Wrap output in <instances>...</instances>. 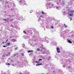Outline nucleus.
I'll return each mask as SVG.
<instances>
[{
	"label": "nucleus",
	"instance_id": "f257e3e1",
	"mask_svg": "<svg viewBox=\"0 0 74 74\" xmlns=\"http://www.w3.org/2000/svg\"><path fill=\"white\" fill-rule=\"evenodd\" d=\"M40 48L42 49H43V50H44V51H45L42 52L43 54H46V53H49V51H47V49L44 48L43 45H41Z\"/></svg>",
	"mask_w": 74,
	"mask_h": 74
},
{
	"label": "nucleus",
	"instance_id": "f03ea898",
	"mask_svg": "<svg viewBox=\"0 0 74 74\" xmlns=\"http://www.w3.org/2000/svg\"><path fill=\"white\" fill-rule=\"evenodd\" d=\"M46 5H47V9H48V8H52L51 6L53 7V4H52L51 2H50L47 3L46 4Z\"/></svg>",
	"mask_w": 74,
	"mask_h": 74
},
{
	"label": "nucleus",
	"instance_id": "7ed1b4c3",
	"mask_svg": "<svg viewBox=\"0 0 74 74\" xmlns=\"http://www.w3.org/2000/svg\"><path fill=\"white\" fill-rule=\"evenodd\" d=\"M44 41L46 42H47V43H48L49 42V41H48V38L46 36L45 37Z\"/></svg>",
	"mask_w": 74,
	"mask_h": 74
},
{
	"label": "nucleus",
	"instance_id": "20e7f679",
	"mask_svg": "<svg viewBox=\"0 0 74 74\" xmlns=\"http://www.w3.org/2000/svg\"><path fill=\"white\" fill-rule=\"evenodd\" d=\"M23 63L25 66H27V62L26 60H25V62H23Z\"/></svg>",
	"mask_w": 74,
	"mask_h": 74
},
{
	"label": "nucleus",
	"instance_id": "39448f33",
	"mask_svg": "<svg viewBox=\"0 0 74 74\" xmlns=\"http://www.w3.org/2000/svg\"><path fill=\"white\" fill-rule=\"evenodd\" d=\"M56 48L57 49V52H58V53H60V48L59 47H56Z\"/></svg>",
	"mask_w": 74,
	"mask_h": 74
},
{
	"label": "nucleus",
	"instance_id": "423d86ee",
	"mask_svg": "<svg viewBox=\"0 0 74 74\" xmlns=\"http://www.w3.org/2000/svg\"><path fill=\"white\" fill-rule=\"evenodd\" d=\"M42 60L41 59H39L38 60V62L36 61V62H35V63H40V62H41V61H42Z\"/></svg>",
	"mask_w": 74,
	"mask_h": 74
},
{
	"label": "nucleus",
	"instance_id": "0eeeda50",
	"mask_svg": "<svg viewBox=\"0 0 74 74\" xmlns=\"http://www.w3.org/2000/svg\"><path fill=\"white\" fill-rule=\"evenodd\" d=\"M27 33H30L31 34H32V30H29L27 31Z\"/></svg>",
	"mask_w": 74,
	"mask_h": 74
},
{
	"label": "nucleus",
	"instance_id": "6e6552de",
	"mask_svg": "<svg viewBox=\"0 0 74 74\" xmlns=\"http://www.w3.org/2000/svg\"><path fill=\"white\" fill-rule=\"evenodd\" d=\"M14 56H16L17 57H18V56H19V54L18 53L14 54Z\"/></svg>",
	"mask_w": 74,
	"mask_h": 74
},
{
	"label": "nucleus",
	"instance_id": "1a4fd4ad",
	"mask_svg": "<svg viewBox=\"0 0 74 74\" xmlns=\"http://www.w3.org/2000/svg\"><path fill=\"white\" fill-rule=\"evenodd\" d=\"M24 74H29V72H27L26 71V70L24 71Z\"/></svg>",
	"mask_w": 74,
	"mask_h": 74
},
{
	"label": "nucleus",
	"instance_id": "9d476101",
	"mask_svg": "<svg viewBox=\"0 0 74 74\" xmlns=\"http://www.w3.org/2000/svg\"><path fill=\"white\" fill-rule=\"evenodd\" d=\"M40 25L41 26H40V27H43V26H44V23H41Z\"/></svg>",
	"mask_w": 74,
	"mask_h": 74
},
{
	"label": "nucleus",
	"instance_id": "9b49d317",
	"mask_svg": "<svg viewBox=\"0 0 74 74\" xmlns=\"http://www.w3.org/2000/svg\"><path fill=\"white\" fill-rule=\"evenodd\" d=\"M42 63H41L40 64H37L36 65V66H40V65H42Z\"/></svg>",
	"mask_w": 74,
	"mask_h": 74
},
{
	"label": "nucleus",
	"instance_id": "f8f14e48",
	"mask_svg": "<svg viewBox=\"0 0 74 74\" xmlns=\"http://www.w3.org/2000/svg\"><path fill=\"white\" fill-rule=\"evenodd\" d=\"M12 42H15L16 41V40L15 39H12Z\"/></svg>",
	"mask_w": 74,
	"mask_h": 74
},
{
	"label": "nucleus",
	"instance_id": "ddd939ff",
	"mask_svg": "<svg viewBox=\"0 0 74 74\" xmlns=\"http://www.w3.org/2000/svg\"><path fill=\"white\" fill-rule=\"evenodd\" d=\"M51 58V57H48V58H47V60H50V59Z\"/></svg>",
	"mask_w": 74,
	"mask_h": 74
},
{
	"label": "nucleus",
	"instance_id": "4468645a",
	"mask_svg": "<svg viewBox=\"0 0 74 74\" xmlns=\"http://www.w3.org/2000/svg\"><path fill=\"white\" fill-rule=\"evenodd\" d=\"M56 8L57 10H60V7L56 6Z\"/></svg>",
	"mask_w": 74,
	"mask_h": 74
},
{
	"label": "nucleus",
	"instance_id": "2eb2a0df",
	"mask_svg": "<svg viewBox=\"0 0 74 74\" xmlns=\"http://www.w3.org/2000/svg\"><path fill=\"white\" fill-rule=\"evenodd\" d=\"M62 3L61 4L62 5L64 6L65 5V3L63 2V1H62Z\"/></svg>",
	"mask_w": 74,
	"mask_h": 74
},
{
	"label": "nucleus",
	"instance_id": "dca6fc26",
	"mask_svg": "<svg viewBox=\"0 0 74 74\" xmlns=\"http://www.w3.org/2000/svg\"><path fill=\"white\" fill-rule=\"evenodd\" d=\"M68 42L69 43H70L71 44L72 43V42H71V40H68Z\"/></svg>",
	"mask_w": 74,
	"mask_h": 74
},
{
	"label": "nucleus",
	"instance_id": "f3484780",
	"mask_svg": "<svg viewBox=\"0 0 74 74\" xmlns=\"http://www.w3.org/2000/svg\"><path fill=\"white\" fill-rule=\"evenodd\" d=\"M24 2V1H23V0L20 1H19V3H22V2H23V3Z\"/></svg>",
	"mask_w": 74,
	"mask_h": 74
},
{
	"label": "nucleus",
	"instance_id": "a211bd4d",
	"mask_svg": "<svg viewBox=\"0 0 74 74\" xmlns=\"http://www.w3.org/2000/svg\"><path fill=\"white\" fill-rule=\"evenodd\" d=\"M33 51V50H30L28 51V53H29V52H32Z\"/></svg>",
	"mask_w": 74,
	"mask_h": 74
},
{
	"label": "nucleus",
	"instance_id": "6ab92c4d",
	"mask_svg": "<svg viewBox=\"0 0 74 74\" xmlns=\"http://www.w3.org/2000/svg\"><path fill=\"white\" fill-rule=\"evenodd\" d=\"M22 47L23 48H25V45L24 44H23Z\"/></svg>",
	"mask_w": 74,
	"mask_h": 74
},
{
	"label": "nucleus",
	"instance_id": "aec40b11",
	"mask_svg": "<svg viewBox=\"0 0 74 74\" xmlns=\"http://www.w3.org/2000/svg\"><path fill=\"white\" fill-rule=\"evenodd\" d=\"M40 17L42 18H44V16H43V15H41V16H40Z\"/></svg>",
	"mask_w": 74,
	"mask_h": 74
},
{
	"label": "nucleus",
	"instance_id": "412c9836",
	"mask_svg": "<svg viewBox=\"0 0 74 74\" xmlns=\"http://www.w3.org/2000/svg\"><path fill=\"white\" fill-rule=\"evenodd\" d=\"M69 15L70 16H72L73 15V14H69Z\"/></svg>",
	"mask_w": 74,
	"mask_h": 74
},
{
	"label": "nucleus",
	"instance_id": "4be33fe9",
	"mask_svg": "<svg viewBox=\"0 0 74 74\" xmlns=\"http://www.w3.org/2000/svg\"><path fill=\"white\" fill-rule=\"evenodd\" d=\"M11 44H10V43H7V46H9V45H10Z\"/></svg>",
	"mask_w": 74,
	"mask_h": 74
},
{
	"label": "nucleus",
	"instance_id": "5701e85b",
	"mask_svg": "<svg viewBox=\"0 0 74 74\" xmlns=\"http://www.w3.org/2000/svg\"><path fill=\"white\" fill-rule=\"evenodd\" d=\"M29 55L30 56H32V55H33V53H30L29 54Z\"/></svg>",
	"mask_w": 74,
	"mask_h": 74
},
{
	"label": "nucleus",
	"instance_id": "b1692460",
	"mask_svg": "<svg viewBox=\"0 0 74 74\" xmlns=\"http://www.w3.org/2000/svg\"><path fill=\"white\" fill-rule=\"evenodd\" d=\"M64 26L65 28H66V27H67V25H66V24H64Z\"/></svg>",
	"mask_w": 74,
	"mask_h": 74
},
{
	"label": "nucleus",
	"instance_id": "393cba45",
	"mask_svg": "<svg viewBox=\"0 0 74 74\" xmlns=\"http://www.w3.org/2000/svg\"><path fill=\"white\" fill-rule=\"evenodd\" d=\"M51 43H52V44L53 45L55 44V43H56V42H51Z\"/></svg>",
	"mask_w": 74,
	"mask_h": 74
},
{
	"label": "nucleus",
	"instance_id": "a878e982",
	"mask_svg": "<svg viewBox=\"0 0 74 74\" xmlns=\"http://www.w3.org/2000/svg\"><path fill=\"white\" fill-rule=\"evenodd\" d=\"M5 64H6V65H10V64L9 63H6Z\"/></svg>",
	"mask_w": 74,
	"mask_h": 74
},
{
	"label": "nucleus",
	"instance_id": "bb28decb",
	"mask_svg": "<svg viewBox=\"0 0 74 74\" xmlns=\"http://www.w3.org/2000/svg\"><path fill=\"white\" fill-rule=\"evenodd\" d=\"M74 12V11L73 10H71L70 12L71 13H73Z\"/></svg>",
	"mask_w": 74,
	"mask_h": 74
},
{
	"label": "nucleus",
	"instance_id": "cd10ccee",
	"mask_svg": "<svg viewBox=\"0 0 74 74\" xmlns=\"http://www.w3.org/2000/svg\"><path fill=\"white\" fill-rule=\"evenodd\" d=\"M8 1H5V4H8Z\"/></svg>",
	"mask_w": 74,
	"mask_h": 74
},
{
	"label": "nucleus",
	"instance_id": "c85d7f7f",
	"mask_svg": "<svg viewBox=\"0 0 74 74\" xmlns=\"http://www.w3.org/2000/svg\"><path fill=\"white\" fill-rule=\"evenodd\" d=\"M12 66L15 67V64H12Z\"/></svg>",
	"mask_w": 74,
	"mask_h": 74
},
{
	"label": "nucleus",
	"instance_id": "c756f323",
	"mask_svg": "<svg viewBox=\"0 0 74 74\" xmlns=\"http://www.w3.org/2000/svg\"><path fill=\"white\" fill-rule=\"evenodd\" d=\"M3 47H7V45H6V46L3 45Z\"/></svg>",
	"mask_w": 74,
	"mask_h": 74
},
{
	"label": "nucleus",
	"instance_id": "7c9ffc66",
	"mask_svg": "<svg viewBox=\"0 0 74 74\" xmlns=\"http://www.w3.org/2000/svg\"><path fill=\"white\" fill-rule=\"evenodd\" d=\"M22 4H24V5H26V3H23Z\"/></svg>",
	"mask_w": 74,
	"mask_h": 74
},
{
	"label": "nucleus",
	"instance_id": "2f4dec72",
	"mask_svg": "<svg viewBox=\"0 0 74 74\" xmlns=\"http://www.w3.org/2000/svg\"><path fill=\"white\" fill-rule=\"evenodd\" d=\"M7 7L9 8H10V6L9 5H8Z\"/></svg>",
	"mask_w": 74,
	"mask_h": 74
},
{
	"label": "nucleus",
	"instance_id": "473e14b6",
	"mask_svg": "<svg viewBox=\"0 0 74 74\" xmlns=\"http://www.w3.org/2000/svg\"><path fill=\"white\" fill-rule=\"evenodd\" d=\"M37 51H39L40 50V49H38V48L37 49Z\"/></svg>",
	"mask_w": 74,
	"mask_h": 74
},
{
	"label": "nucleus",
	"instance_id": "72a5a7b5",
	"mask_svg": "<svg viewBox=\"0 0 74 74\" xmlns=\"http://www.w3.org/2000/svg\"><path fill=\"white\" fill-rule=\"evenodd\" d=\"M36 14H38V15H40V13H38V12H36Z\"/></svg>",
	"mask_w": 74,
	"mask_h": 74
},
{
	"label": "nucleus",
	"instance_id": "f704fd0d",
	"mask_svg": "<svg viewBox=\"0 0 74 74\" xmlns=\"http://www.w3.org/2000/svg\"><path fill=\"white\" fill-rule=\"evenodd\" d=\"M42 15H44V12H42Z\"/></svg>",
	"mask_w": 74,
	"mask_h": 74
},
{
	"label": "nucleus",
	"instance_id": "c9c22d12",
	"mask_svg": "<svg viewBox=\"0 0 74 74\" xmlns=\"http://www.w3.org/2000/svg\"><path fill=\"white\" fill-rule=\"evenodd\" d=\"M18 49V48L16 47V48H15V51H16V50H17V49Z\"/></svg>",
	"mask_w": 74,
	"mask_h": 74
},
{
	"label": "nucleus",
	"instance_id": "e433bc0d",
	"mask_svg": "<svg viewBox=\"0 0 74 74\" xmlns=\"http://www.w3.org/2000/svg\"><path fill=\"white\" fill-rule=\"evenodd\" d=\"M51 29H53V28H54L53 26H52L51 27Z\"/></svg>",
	"mask_w": 74,
	"mask_h": 74
},
{
	"label": "nucleus",
	"instance_id": "4c0bfd02",
	"mask_svg": "<svg viewBox=\"0 0 74 74\" xmlns=\"http://www.w3.org/2000/svg\"><path fill=\"white\" fill-rule=\"evenodd\" d=\"M10 10H11V11H13V10H14V9H12V8Z\"/></svg>",
	"mask_w": 74,
	"mask_h": 74
},
{
	"label": "nucleus",
	"instance_id": "58836bf2",
	"mask_svg": "<svg viewBox=\"0 0 74 74\" xmlns=\"http://www.w3.org/2000/svg\"><path fill=\"white\" fill-rule=\"evenodd\" d=\"M23 32L24 33H25V34H26V32L25 31H23Z\"/></svg>",
	"mask_w": 74,
	"mask_h": 74
},
{
	"label": "nucleus",
	"instance_id": "ea45409f",
	"mask_svg": "<svg viewBox=\"0 0 74 74\" xmlns=\"http://www.w3.org/2000/svg\"><path fill=\"white\" fill-rule=\"evenodd\" d=\"M11 27H14V26H13V25H11Z\"/></svg>",
	"mask_w": 74,
	"mask_h": 74
},
{
	"label": "nucleus",
	"instance_id": "a19ab883",
	"mask_svg": "<svg viewBox=\"0 0 74 74\" xmlns=\"http://www.w3.org/2000/svg\"><path fill=\"white\" fill-rule=\"evenodd\" d=\"M8 54L10 56V53H8Z\"/></svg>",
	"mask_w": 74,
	"mask_h": 74
},
{
	"label": "nucleus",
	"instance_id": "79ce46f5",
	"mask_svg": "<svg viewBox=\"0 0 74 74\" xmlns=\"http://www.w3.org/2000/svg\"><path fill=\"white\" fill-rule=\"evenodd\" d=\"M53 74H56L55 73V71H53Z\"/></svg>",
	"mask_w": 74,
	"mask_h": 74
},
{
	"label": "nucleus",
	"instance_id": "37998d69",
	"mask_svg": "<svg viewBox=\"0 0 74 74\" xmlns=\"http://www.w3.org/2000/svg\"><path fill=\"white\" fill-rule=\"evenodd\" d=\"M22 56H24V54L23 53H22Z\"/></svg>",
	"mask_w": 74,
	"mask_h": 74
},
{
	"label": "nucleus",
	"instance_id": "c03bdc74",
	"mask_svg": "<svg viewBox=\"0 0 74 74\" xmlns=\"http://www.w3.org/2000/svg\"><path fill=\"white\" fill-rule=\"evenodd\" d=\"M6 56H10L8 54L6 55Z\"/></svg>",
	"mask_w": 74,
	"mask_h": 74
},
{
	"label": "nucleus",
	"instance_id": "a18cd8bd",
	"mask_svg": "<svg viewBox=\"0 0 74 74\" xmlns=\"http://www.w3.org/2000/svg\"><path fill=\"white\" fill-rule=\"evenodd\" d=\"M65 32H69V30H65Z\"/></svg>",
	"mask_w": 74,
	"mask_h": 74
},
{
	"label": "nucleus",
	"instance_id": "49530a36",
	"mask_svg": "<svg viewBox=\"0 0 74 74\" xmlns=\"http://www.w3.org/2000/svg\"><path fill=\"white\" fill-rule=\"evenodd\" d=\"M9 16H10V17H12V16H11L10 15H9Z\"/></svg>",
	"mask_w": 74,
	"mask_h": 74
},
{
	"label": "nucleus",
	"instance_id": "de8ad7c7",
	"mask_svg": "<svg viewBox=\"0 0 74 74\" xmlns=\"http://www.w3.org/2000/svg\"><path fill=\"white\" fill-rule=\"evenodd\" d=\"M4 20L5 21H7V19H4Z\"/></svg>",
	"mask_w": 74,
	"mask_h": 74
},
{
	"label": "nucleus",
	"instance_id": "09e8293b",
	"mask_svg": "<svg viewBox=\"0 0 74 74\" xmlns=\"http://www.w3.org/2000/svg\"><path fill=\"white\" fill-rule=\"evenodd\" d=\"M46 27L47 28V29H48V26H46Z\"/></svg>",
	"mask_w": 74,
	"mask_h": 74
},
{
	"label": "nucleus",
	"instance_id": "8fccbe9b",
	"mask_svg": "<svg viewBox=\"0 0 74 74\" xmlns=\"http://www.w3.org/2000/svg\"><path fill=\"white\" fill-rule=\"evenodd\" d=\"M70 14H72V15H73V13H70Z\"/></svg>",
	"mask_w": 74,
	"mask_h": 74
},
{
	"label": "nucleus",
	"instance_id": "3c124183",
	"mask_svg": "<svg viewBox=\"0 0 74 74\" xmlns=\"http://www.w3.org/2000/svg\"><path fill=\"white\" fill-rule=\"evenodd\" d=\"M47 1H50V0H46Z\"/></svg>",
	"mask_w": 74,
	"mask_h": 74
},
{
	"label": "nucleus",
	"instance_id": "603ef678",
	"mask_svg": "<svg viewBox=\"0 0 74 74\" xmlns=\"http://www.w3.org/2000/svg\"><path fill=\"white\" fill-rule=\"evenodd\" d=\"M38 19H39V20H38V22H40V18H38Z\"/></svg>",
	"mask_w": 74,
	"mask_h": 74
},
{
	"label": "nucleus",
	"instance_id": "864d4df0",
	"mask_svg": "<svg viewBox=\"0 0 74 74\" xmlns=\"http://www.w3.org/2000/svg\"><path fill=\"white\" fill-rule=\"evenodd\" d=\"M72 37H74V35H72Z\"/></svg>",
	"mask_w": 74,
	"mask_h": 74
},
{
	"label": "nucleus",
	"instance_id": "5fc2aeb1",
	"mask_svg": "<svg viewBox=\"0 0 74 74\" xmlns=\"http://www.w3.org/2000/svg\"><path fill=\"white\" fill-rule=\"evenodd\" d=\"M5 43V42H2V43H3V44H4Z\"/></svg>",
	"mask_w": 74,
	"mask_h": 74
},
{
	"label": "nucleus",
	"instance_id": "6e6d98bb",
	"mask_svg": "<svg viewBox=\"0 0 74 74\" xmlns=\"http://www.w3.org/2000/svg\"><path fill=\"white\" fill-rule=\"evenodd\" d=\"M63 67H65V65L63 66Z\"/></svg>",
	"mask_w": 74,
	"mask_h": 74
},
{
	"label": "nucleus",
	"instance_id": "4d7b16f0",
	"mask_svg": "<svg viewBox=\"0 0 74 74\" xmlns=\"http://www.w3.org/2000/svg\"><path fill=\"white\" fill-rule=\"evenodd\" d=\"M8 39L5 42H7V41H8Z\"/></svg>",
	"mask_w": 74,
	"mask_h": 74
},
{
	"label": "nucleus",
	"instance_id": "13d9d810",
	"mask_svg": "<svg viewBox=\"0 0 74 74\" xmlns=\"http://www.w3.org/2000/svg\"><path fill=\"white\" fill-rule=\"evenodd\" d=\"M70 19H71L70 21H71V20H72V19L70 18Z\"/></svg>",
	"mask_w": 74,
	"mask_h": 74
},
{
	"label": "nucleus",
	"instance_id": "bf43d9fd",
	"mask_svg": "<svg viewBox=\"0 0 74 74\" xmlns=\"http://www.w3.org/2000/svg\"><path fill=\"white\" fill-rule=\"evenodd\" d=\"M68 68H69V69H70V67L69 66V67H68Z\"/></svg>",
	"mask_w": 74,
	"mask_h": 74
},
{
	"label": "nucleus",
	"instance_id": "052dcab7",
	"mask_svg": "<svg viewBox=\"0 0 74 74\" xmlns=\"http://www.w3.org/2000/svg\"><path fill=\"white\" fill-rule=\"evenodd\" d=\"M57 4H58H58H59V3H57Z\"/></svg>",
	"mask_w": 74,
	"mask_h": 74
},
{
	"label": "nucleus",
	"instance_id": "680f3d73",
	"mask_svg": "<svg viewBox=\"0 0 74 74\" xmlns=\"http://www.w3.org/2000/svg\"><path fill=\"white\" fill-rule=\"evenodd\" d=\"M19 74H22V73H19Z\"/></svg>",
	"mask_w": 74,
	"mask_h": 74
},
{
	"label": "nucleus",
	"instance_id": "e2e57ef3",
	"mask_svg": "<svg viewBox=\"0 0 74 74\" xmlns=\"http://www.w3.org/2000/svg\"><path fill=\"white\" fill-rule=\"evenodd\" d=\"M44 30H45V28H44Z\"/></svg>",
	"mask_w": 74,
	"mask_h": 74
},
{
	"label": "nucleus",
	"instance_id": "0e129e2a",
	"mask_svg": "<svg viewBox=\"0 0 74 74\" xmlns=\"http://www.w3.org/2000/svg\"><path fill=\"white\" fill-rule=\"evenodd\" d=\"M30 13H32V12H30Z\"/></svg>",
	"mask_w": 74,
	"mask_h": 74
},
{
	"label": "nucleus",
	"instance_id": "69168bd1",
	"mask_svg": "<svg viewBox=\"0 0 74 74\" xmlns=\"http://www.w3.org/2000/svg\"><path fill=\"white\" fill-rule=\"evenodd\" d=\"M73 56H74V55H73Z\"/></svg>",
	"mask_w": 74,
	"mask_h": 74
},
{
	"label": "nucleus",
	"instance_id": "338daca9",
	"mask_svg": "<svg viewBox=\"0 0 74 74\" xmlns=\"http://www.w3.org/2000/svg\"><path fill=\"white\" fill-rule=\"evenodd\" d=\"M7 48H9V47H8Z\"/></svg>",
	"mask_w": 74,
	"mask_h": 74
},
{
	"label": "nucleus",
	"instance_id": "774afa93",
	"mask_svg": "<svg viewBox=\"0 0 74 74\" xmlns=\"http://www.w3.org/2000/svg\"><path fill=\"white\" fill-rule=\"evenodd\" d=\"M4 74H5L6 73H4Z\"/></svg>",
	"mask_w": 74,
	"mask_h": 74
}]
</instances>
